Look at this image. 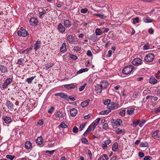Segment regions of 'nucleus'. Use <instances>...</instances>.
I'll return each mask as SVG.
<instances>
[{
    "mask_svg": "<svg viewBox=\"0 0 160 160\" xmlns=\"http://www.w3.org/2000/svg\"><path fill=\"white\" fill-rule=\"evenodd\" d=\"M134 67L130 65L126 66L122 70V72L125 75L130 74L133 70Z\"/></svg>",
    "mask_w": 160,
    "mask_h": 160,
    "instance_id": "nucleus-1",
    "label": "nucleus"
},
{
    "mask_svg": "<svg viewBox=\"0 0 160 160\" xmlns=\"http://www.w3.org/2000/svg\"><path fill=\"white\" fill-rule=\"evenodd\" d=\"M54 116H55L56 120L58 121H62V118L63 117V114L62 112L58 111L54 113Z\"/></svg>",
    "mask_w": 160,
    "mask_h": 160,
    "instance_id": "nucleus-2",
    "label": "nucleus"
},
{
    "mask_svg": "<svg viewBox=\"0 0 160 160\" xmlns=\"http://www.w3.org/2000/svg\"><path fill=\"white\" fill-rule=\"evenodd\" d=\"M154 58V55L153 53H149L146 55L144 58V60L147 62H152Z\"/></svg>",
    "mask_w": 160,
    "mask_h": 160,
    "instance_id": "nucleus-3",
    "label": "nucleus"
},
{
    "mask_svg": "<svg viewBox=\"0 0 160 160\" xmlns=\"http://www.w3.org/2000/svg\"><path fill=\"white\" fill-rule=\"evenodd\" d=\"M122 123V121L121 119H117L115 121L113 122V127L114 128H116L118 126H120Z\"/></svg>",
    "mask_w": 160,
    "mask_h": 160,
    "instance_id": "nucleus-4",
    "label": "nucleus"
},
{
    "mask_svg": "<svg viewBox=\"0 0 160 160\" xmlns=\"http://www.w3.org/2000/svg\"><path fill=\"white\" fill-rule=\"evenodd\" d=\"M118 104L112 102L108 105V108L110 110L115 109L118 108Z\"/></svg>",
    "mask_w": 160,
    "mask_h": 160,
    "instance_id": "nucleus-5",
    "label": "nucleus"
},
{
    "mask_svg": "<svg viewBox=\"0 0 160 160\" xmlns=\"http://www.w3.org/2000/svg\"><path fill=\"white\" fill-rule=\"evenodd\" d=\"M38 22V19L34 17L31 18L29 20L30 25L33 26H36L37 25Z\"/></svg>",
    "mask_w": 160,
    "mask_h": 160,
    "instance_id": "nucleus-6",
    "label": "nucleus"
},
{
    "mask_svg": "<svg viewBox=\"0 0 160 160\" xmlns=\"http://www.w3.org/2000/svg\"><path fill=\"white\" fill-rule=\"evenodd\" d=\"M132 63L133 65L136 66L141 65L142 64V60L138 58H136L132 60Z\"/></svg>",
    "mask_w": 160,
    "mask_h": 160,
    "instance_id": "nucleus-7",
    "label": "nucleus"
},
{
    "mask_svg": "<svg viewBox=\"0 0 160 160\" xmlns=\"http://www.w3.org/2000/svg\"><path fill=\"white\" fill-rule=\"evenodd\" d=\"M74 39V37L72 35H68L67 37V40H68V42L71 44H72L75 43V40Z\"/></svg>",
    "mask_w": 160,
    "mask_h": 160,
    "instance_id": "nucleus-8",
    "label": "nucleus"
},
{
    "mask_svg": "<svg viewBox=\"0 0 160 160\" xmlns=\"http://www.w3.org/2000/svg\"><path fill=\"white\" fill-rule=\"evenodd\" d=\"M12 80L10 78H8L6 80L5 82L2 85V88H5L7 86L10 84L12 82Z\"/></svg>",
    "mask_w": 160,
    "mask_h": 160,
    "instance_id": "nucleus-9",
    "label": "nucleus"
},
{
    "mask_svg": "<svg viewBox=\"0 0 160 160\" xmlns=\"http://www.w3.org/2000/svg\"><path fill=\"white\" fill-rule=\"evenodd\" d=\"M6 105L8 109H13L14 108V105L12 102L9 101H7L6 103Z\"/></svg>",
    "mask_w": 160,
    "mask_h": 160,
    "instance_id": "nucleus-10",
    "label": "nucleus"
},
{
    "mask_svg": "<svg viewBox=\"0 0 160 160\" xmlns=\"http://www.w3.org/2000/svg\"><path fill=\"white\" fill-rule=\"evenodd\" d=\"M58 29L59 31L61 33L64 32L66 30L65 27L61 23H60L58 25Z\"/></svg>",
    "mask_w": 160,
    "mask_h": 160,
    "instance_id": "nucleus-11",
    "label": "nucleus"
},
{
    "mask_svg": "<svg viewBox=\"0 0 160 160\" xmlns=\"http://www.w3.org/2000/svg\"><path fill=\"white\" fill-rule=\"evenodd\" d=\"M103 89H105L107 88L108 82L106 81H103L101 82L100 84Z\"/></svg>",
    "mask_w": 160,
    "mask_h": 160,
    "instance_id": "nucleus-12",
    "label": "nucleus"
},
{
    "mask_svg": "<svg viewBox=\"0 0 160 160\" xmlns=\"http://www.w3.org/2000/svg\"><path fill=\"white\" fill-rule=\"evenodd\" d=\"M66 46L67 45L65 42L62 43V46L60 48V52H61L64 53L66 51L67 49Z\"/></svg>",
    "mask_w": 160,
    "mask_h": 160,
    "instance_id": "nucleus-13",
    "label": "nucleus"
},
{
    "mask_svg": "<svg viewBox=\"0 0 160 160\" xmlns=\"http://www.w3.org/2000/svg\"><path fill=\"white\" fill-rule=\"evenodd\" d=\"M100 120V118H98L96 119V120H95L91 125V126L92 125V127L93 128V130L94 129L96 128L97 125L98 124V122Z\"/></svg>",
    "mask_w": 160,
    "mask_h": 160,
    "instance_id": "nucleus-14",
    "label": "nucleus"
},
{
    "mask_svg": "<svg viewBox=\"0 0 160 160\" xmlns=\"http://www.w3.org/2000/svg\"><path fill=\"white\" fill-rule=\"evenodd\" d=\"M78 112L77 110L75 108L71 109L70 111V114L73 117H75L77 114Z\"/></svg>",
    "mask_w": 160,
    "mask_h": 160,
    "instance_id": "nucleus-15",
    "label": "nucleus"
},
{
    "mask_svg": "<svg viewBox=\"0 0 160 160\" xmlns=\"http://www.w3.org/2000/svg\"><path fill=\"white\" fill-rule=\"evenodd\" d=\"M146 18H144L143 19V21L145 23H150L152 22L153 20L150 18L147 15H146Z\"/></svg>",
    "mask_w": 160,
    "mask_h": 160,
    "instance_id": "nucleus-16",
    "label": "nucleus"
},
{
    "mask_svg": "<svg viewBox=\"0 0 160 160\" xmlns=\"http://www.w3.org/2000/svg\"><path fill=\"white\" fill-rule=\"evenodd\" d=\"M3 119L5 122L7 124L9 123L12 121L11 118L8 117L4 116L3 117Z\"/></svg>",
    "mask_w": 160,
    "mask_h": 160,
    "instance_id": "nucleus-17",
    "label": "nucleus"
},
{
    "mask_svg": "<svg viewBox=\"0 0 160 160\" xmlns=\"http://www.w3.org/2000/svg\"><path fill=\"white\" fill-rule=\"evenodd\" d=\"M41 42L40 41H37L35 44V46L34 47V49H35V51H37V50L41 46Z\"/></svg>",
    "mask_w": 160,
    "mask_h": 160,
    "instance_id": "nucleus-18",
    "label": "nucleus"
},
{
    "mask_svg": "<svg viewBox=\"0 0 160 160\" xmlns=\"http://www.w3.org/2000/svg\"><path fill=\"white\" fill-rule=\"evenodd\" d=\"M102 89V88L100 84L97 85L95 86V90L97 93H101Z\"/></svg>",
    "mask_w": 160,
    "mask_h": 160,
    "instance_id": "nucleus-19",
    "label": "nucleus"
},
{
    "mask_svg": "<svg viewBox=\"0 0 160 160\" xmlns=\"http://www.w3.org/2000/svg\"><path fill=\"white\" fill-rule=\"evenodd\" d=\"M43 142V138L41 137H38L36 141V143L38 145H41L42 144Z\"/></svg>",
    "mask_w": 160,
    "mask_h": 160,
    "instance_id": "nucleus-20",
    "label": "nucleus"
},
{
    "mask_svg": "<svg viewBox=\"0 0 160 160\" xmlns=\"http://www.w3.org/2000/svg\"><path fill=\"white\" fill-rule=\"evenodd\" d=\"M65 26L66 28H69L71 26V22L68 20H65L64 21Z\"/></svg>",
    "mask_w": 160,
    "mask_h": 160,
    "instance_id": "nucleus-21",
    "label": "nucleus"
},
{
    "mask_svg": "<svg viewBox=\"0 0 160 160\" xmlns=\"http://www.w3.org/2000/svg\"><path fill=\"white\" fill-rule=\"evenodd\" d=\"M76 87L73 84L71 83L69 84H66L64 85V87L65 88H67L68 89H71L72 88H74Z\"/></svg>",
    "mask_w": 160,
    "mask_h": 160,
    "instance_id": "nucleus-22",
    "label": "nucleus"
},
{
    "mask_svg": "<svg viewBox=\"0 0 160 160\" xmlns=\"http://www.w3.org/2000/svg\"><path fill=\"white\" fill-rule=\"evenodd\" d=\"M25 148L27 149L31 148L32 147V144L29 141H27L25 145Z\"/></svg>",
    "mask_w": 160,
    "mask_h": 160,
    "instance_id": "nucleus-23",
    "label": "nucleus"
},
{
    "mask_svg": "<svg viewBox=\"0 0 160 160\" xmlns=\"http://www.w3.org/2000/svg\"><path fill=\"white\" fill-rule=\"evenodd\" d=\"M90 101L89 99H88L82 102L81 104V106L82 107L86 106L88 104Z\"/></svg>",
    "mask_w": 160,
    "mask_h": 160,
    "instance_id": "nucleus-24",
    "label": "nucleus"
},
{
    "mask_svg": "<svg viewBox=\"0 0 160 160\" xmlns=\"http://www.w3.org/2000/svg\"><path fill=\"white\" fill-rule=\"evenodd\" d=\"M157 82L158 80L152 76L149 79V82L150 83L155 84Z\"/></svg>",
    "mask_w": 160,
    "mask_h": 160,
    "instance_id": "nucleus-25",
    "label": "nucleus"
},
{
    "mask_svg": "<svg viewBox=\"0 0 160 160\" xmlns=\"http://www.w3.org/2000/svg\"><path fill=\"white\" fill-rule=\"evenodd\" d=\"M0 70L1 72L3 73H4L8 71L7 68L3 65H0Z\"/></svg>",
    "mask_w": 160,
    "mask_h": 160,
    "instance_id": "nucleus-26",
    "label": "nucleus"
},
{
    "mask_svg": "<svg viewBox=\"0 0 160 160\" xmlns=\"http://www.w3.org/2000/svg\"><path fill=\"white\" fill-rule=\"evenodd\" d=\"M92 126L91 125H90L86 131L84 133L83 135L84 136L87 135L92 130Z\"/></svg>",
    "mask_w": 160,
    "mask_h": 160,
    "instance_id": "nucleus-27",
    "label": "nucleus"
},
{
    "mask_svg": "<svg viewBox=\"0 0 160 160\" xmlns=\"http://www.w3.org/2000/svg\"><path fill=\"white\" fill-rule=\"evenodd\" d=\"M108 156L107 155L103 154L99 158L98 160H107L108 159Z\"/></svg>",
    "mask_w": 160,
    "mask_h": 160,
    "instance_id": "nucleus-28",
    "label": "nucleus"
},
{
    "mask_svg": "<svg viewBox=\"0 0 160 160\" xmlns=\"http://www.w3.org/2000/svg\"><path fill=\"white\" fill-rule=\"evenodd\" d=\"M111 111L110 109L106 110L105 111H103L99 112L100 115H107Z\"/></svg>",
    "mask_w": 160,
    "mask_h": 160,
    "instance_id": "nucleus-29",
    "label": "nucleus"
},
{
    "mask_svg": "<svg viewBox=\"0 0 160 160\" xmlns=\"http://www.w3.org/2000/svg\"><path fill=\"white\" fill-rule=\"evenodd\" d=\"M61 97L63 99H65L66 100L68 101H69V99L68 98V95L65 94L64 93L62 92Z\"/></svg>",
    "mask_w": 160,
    "mask_h": 160,
    "instance_id": "nucleus-30",
    "label": "nucleus"
},
{
    "mask_svg": "<svg viewBox=\"0 0 160 160\" xmlns=\"http://www.w3.org/2000/svg\"><path fill=\"white\" fill-rule=\"evenodd\" d=\"M118 145L117 143L115 142L112 145V150L113 151H116L118 148Z\"/></svg>",
    "mask_w": 160,
    "mask_h": 160,
    "instance_id": "nucleus-31",
    "label": "nucleus"
},
{
    "mask_svg": "<svg viewBox=\"0 0 160 160\" xmlns=\"http://www.w3.org/2000/svg\"><path fill=\"white\" fill-rule=\"evenodd\" d=\"M88 69L87 68L82 69H80L79 71H78L77 72V74H79L83 72H87L88 71Z\"/></svg>",
    "mask_w": 160,
    "mask_h": 160,
    "instance_id": "nucleus-32",
    "label": "nucleus"
},
{
    "mask_svg": "<svg viewBox=\"0 0 160 160\" xmlns=\"http://www.w3.org/2000/svg\"><path fill=\"white\" fill-rule=\"evenodd\" d=\"M134 110L135 109L133 108H128L127 111V113L128 115H131L133 113Z\"/></svg>",
    "mask_w": 160,
    "mask_h": 160,
    "instance_id": "nucleus-33",
    "label": "nucleus"
},
{
    "mask_svg": "<svg viewBox=\"0 0 160 160\" xmlns=\"http://www.w3.org/2000/svg\"><path fill=\"white\" fill-rule=\"evenodd\" d=\"M94 15L102 19L105 18L106 17V16L104 15L101 13H96Z\"/></svg>",
    "mask_w": 160,
    "mask_h": 160,
    "instance_id": "nucleus-34",
    "label": "nucleus"
},
{
    "mask_svg": "<svg viewBox=\"0 0 160 160\" xmlns=\"http://www.w3.org/2000/svg\"><path fill=\"white\" fill-rule=\"evenodd\" d=\"M95 33L96 35H101L103 32L100 29L97 28L96 29Z\"/></svg>",
    "mask_w": 160,
    "mask_h": 160,
    "instance_id": "nucleus-35",
    "label": "nucleus"
},
{
    "mask_svg": "<svg viewBox=\"0 0 160 160\" xmlns=\"http://www.w3.org/2000/svg\"><path fill=\"white\" fill-rule=\"evenodd\" d=\"M160 112V107L155 108L153 110H152V112L153 113H156Z\"/></svg>",
    "mask_w": 160,
    "mask_h": 160,
    "instance_id": "nucleus-36",
    "label": "nucleus"
},
{
    "mask_svg": "<svg viewBox=\"0 0 160 160\" xmlns=\"http://www.w3.org/2000/svg\"><path fill=\"white\" fill-rule=\"evenodd\" d=\"M141 147H148V143L147 141H144L141 143L140 145Z\"/></svg>",
    "mask_w": 160,
    "mask_h": 160,
    "instance_id": "nucleus-37",
    "label": "nucleus"
},
{
    "mask_svg": "<svg viewBox=\"0 0 160 160\" xmlns=\"http://www.w3.org/2000/svg\"><path fill=\"white\" fill-rule=\"evenodd\" d=\"M124 131H125L124 129H122L120 130L119 128H118L115 131V132L118 134H120L122 132H123Z\"/></svg>",
    "mask_w": 160,
    "mask_h": 160,
    "instance_id": "nucleus-38",
    "label": "nucleus"
},
{
    "mask_svg": "<svg viewBox=\"0 0 160 160\" xmlns=\"http://www.w3.org/2000/svg\"><path fill=\"white\" fill-rule=\"evenodd\" d=\"M81 142L82 143L86 144H89L88 140L85 138H82Z\"/></svg>",
    "mask_w": 160,
    "mask_h": 160,
    "instance_id": "nucleus-39",
    "label": "nucleus"
},
{
    "mask_svg": "<svg viewBox=\"0 0 160 160\" xmlns=\"http://www.w3.org/2000/svg\"><path fill=\"white\" fill-rule=\"evenodd\" d=\"M159 131L158 130H157L155 131L152 134V137L155 139L156 138H157L158 135V133Z\"/></svg>",
    "mask_w": 160,
    "mask_h": 160,
    "instance_id": "nucleus-40",
    "label": "nucleus"
},
{
    "mask_svg": "<svg viewBox=\"0 0 160 160\" xmlns=\"http://www.w3.org/2000/svg\"><path fill=\"white\" fill-rule=\"evenodd\" d=\"M53 65V64L51 62H50L48 64H47L45 65V69H49L50 68H51L52 67Z\"/></svg>",
    "mask_w": 160,
    "mask_h": 160,
    "instance_id": "nucleus-41",
    "label": "nucleus"
},
{
    "mask_svg": "<svg viewBox=\"0 0 160 160\" xmlns=\"http://www.w3.org/2000/svg\"><path fill=\"white\" fill-rule=\"evenodd\" d=\"M34 78V77H32L30 78H27L26 79V82H27L28 83H31L32 81Z\"/></svg>",
    "mask_w": 160,
    "mask_h": 160,
    "instance_id": "nucleus-42",
    "label": "nucleus"
},
{
    "mask_svg": "<svg viewBox=\"0 0 160 160\" xmlns=\"http://www.w3.org/2000/svg\"><path fill=\"white\" fill-rule=\"evenodd\" d=\"M59 127L62 128H67L68 127V126L65 124L63 122H62L61 124L59 126Z\"/></svg>",
    "mask_w": 160,
    "mask_h": 160,
    "instance_id": "nucleus-43",
    "label": "nucleus"
},
{
    "mask_svg": "<svg viewBox=\"0 0 160 160\" xmlns=\"http://www.w3.org/2000/svg\"><path fill=\"white\" fill-rule=\"evenodd\" d=\"M15 156H12L10 155H7L6 156V158L11 160H12L15 158Z\"/></svg>",
    "mask_w": 160,
    "mask_h": 160,
    "instance_id": "nucleus-44",
    "label": "nucleus"
},
{
    "mask_svg": "<svg viewBox=\"0 0 160 160\" xmlns=\"http://www.w3.org/2000/svg\"><path fill=\"white\" fill-rule=\"evenodd\" d=\"M46 13V12L45 10H43L41 12H39V17L40 18H42V15H44L45 13Z\"/></svg>",
    "mask_w": 160,
    "mask_h": 160,
    "instance_id": "nucleus-45",
    "label": "nucleus"
},
{
    "mask_svg": "<svg viewBox=\"0 0 160 160\" xmlns=\"http://www.w3.org/2000/svg\"><path fill=\"white\" fill-rule=\"evenodd\" d=\"M111 100L109 99L105 100L104 102V104L105 105H107V108H108V105L109 104H110Z\"/></svg>",
    "mask_w": 160,
    "mask_h": 160,
    "instance_id": "nucleus-46",
    "label": "nucleus"
},
{
    "mask_svg": "<svg viewBox=\"0 0 160 160\" xmlns=\"http://www.w3.org/2000/svg\"><path fill=\"white\" fill-rule=\"evenodd\" d=\"M86 124L85 123H83L82 124H81L79 126V130L81 131L84 128Z\"/></svg>",
    "mask_w": 160,
    "mask_h": 160,
    "instance_id": "nucleus-47",
    "label": "nucleus"
},
{
    "mask_svg": "<svg viewBox=\"0 0 160 160\" xmlns=\"http://www.w3.org/2000/svg\"><path fill=\"white\" fill-rule=\"evenodd\" d=\"M87 85L86 83H85L84 85L81 86L79 88L80 91H82L85 88V87Z\"/></svg>",
    "mask_w": 160,
    "mask_h": 160,
    "instance_id": "nucleus-48",
    "label": "nucleus"
},
{
    "mask_svg": "<svg viewBox=\"0 0 160 160\" xmlns=\"http://www.w3.org/2000/svg\"><path fill=\"white\" fill-rule=\"evenodd\" d=\"M81 48L79 46H75L74 47L73 50L75 51H79L81 50Z\"/></svg>",
    "mask_w": 160,
    "mask_h": 160,
    "instance_id": "nucleus-49",
    "label": "nucleus"
},
{
    "mask_svg": "<svg viewBox=\"0 0 160 160\" xmlns=\"http://www.w3.org/2000/svg\"><path fill=\"white\" fill-rule=\"evenodd\" d=\"M54 109V108L53 106H51V108L48 110V112L49 113H52Z\"/></svg>",
    "mask_w": 160,
    "mask_h": 160,
    "instance_id": "nucleus-50",
    "label": "nucleus"
},
{
    "mask_svg": "<svg viewBox=\"0 0 160 160\" xmlns=\"http://www.w3.org/2000/svg\"><path fill=\"white\" fill-rule=\"evenodd\" d=\"M78 128L76 126L74 127L73 128V132L74 133H77L78 132Z\"/></svg>",
    "mask_w": 160,
    "mask_h": 160,
    "instance_id": "nucleus-51",
    "label": "nucleus"
},
{
    "mask_svg": "<svg viewBox=\"0 0 160 160\" xmlns=\"http://www.w3.org/2000/svg\"><path fill=\"white\" fill-rule=\"evenodd\" d=\"M109 127L108 123H106L103 124L102 128L103 129L106 130Z\"/></svg>",
    "mask_w": 160,
    "mask_h": 160,
    "instance_id": "nucleus-52",
    "label": "nucleus"
},
{
    "mask_svg": "<svg viewBox=\"0 0 160 160\" xmlns=\"http://www.w3.org/2000/svg\"><path fill=\"white\" fill-rule=\"evenodd\" d=\"M140 121V119H138L137 121L136 122H133V125L134 126L136 127L138 125Z\"/></svg>",
    "mask_w": 160,
    "mask_h": 160,
    "instance_id": "nucleus-53",
    "label": "nucleus"
},
{
    "mask_svg": "<svg viewBox=\"0 0 160 160\" xmlns=\"http://www.w3.org/2000/svg\"><path fill=\"white\" fill-rule=\"evenodd\" d=\"M22 37H26L28 34V32L26 30H24L23 32H22Z\"/></svg>",
    "mask_w": 160,
    "mask_h": 160,
    "instance_id": "nucleus-54",
    "label": "nucleus"
},
{
    "mask_svg": "<svg viewBox=\"0 0 160 160\" xmlns=\"http://www.w3.org/2000/svg\"><path fill=\"white\" fill-rule=\"evenodd\" d=\"M88 11V10L87 8H82L81 10V12L82 13H86Z\"/></svg>",
    "mask_w": 160,
    "mask_h": 160,
    "instance_id": "nucleus-55",
    "label": "nucleus"
},
{
    "mask_svg": "<svg viewBox=\"0 0 160 160\" xmlns=\"http://www.w3.org/2000/svg\"><path fill=\"white\" fill-rule=\"evenodd\" d=\"M90 38L91 40H94L96 39L97 36L94 34H93L90 36Z\"/></svg>",
    "mask_w": 160,
    "mask_h": 160,
    "instance_id": "nucleus-56",
    "label": "nucleus"
},
{
    "mask_svg": "<svg viewBox=\"0 0 160 160\" xmlns=\"http://www.w3.org/2000/svg\"><path fill=\"white\" fill-rule=\"evenodd\" d=\"M55 151V150H54L52 151H48L47 150L46 152V153H48L49 155H52L53 152Z\"/></svg>",
    "mask_w": 160,
    "mask_h": 160,
    "instance_id": "nucleus-57",
    "label": "nucleus"
},
{
    "mask_svg": "<svg viewBox=\"0 0 160 160\" xmlns=\"http://www.w3.org/2000/svg\"><path fill=\"white\" fill-rule=\"evenodd\" d=\"M152 159V158L149 156H146L144 157L143 160H151Z\"/></svg>",
    "mask_w": 160,
    "mask_h": 160,
    "instance_id": "nucleus-58",
    "label": "nucleus"
},
{
    "mask_svg": "<svg viewBox=\"0 0 160 160\" xmlns=\"http://www.w3.org/2000/svg\"><path fill=\"white\" fill-rule=\"evenodd\" d=\"M139 22V18L138 17H136L133 20V23L135 24L136 23H138Z\"/></svg>",
    "mask_w": 160,
    "mask_h": 160,
    "instance_id": "nucleus-59",
    "label": "nucleus"
},
{
    "mask_svg": "<svg viewBox=\"0 0 160 160\" xmlns=\"http://www.w3.org/2000/svg\"><path fill=\"white\" fill-rule=\"evenodd\" d=\"M145 122L146 121L144 120L143 119L142 120L141 122L139 124V127H142L143 126V124L145 123Z\"/></svg>",
    "mask_w": 160,
    "mask_h": 160,
    "instance_id": "nucleus-60",
    "label": "nucleus"
},
{
    "mask_svg": "<svg viewBox=\"0 0 160 160\" xmlns=\"http://www.w3.org/2000/svg\"><path fill=\"white\" fill-rule=\"evenodd\" d=\"M23 61H24L23 59L22 58H20V59H19L18 60L17 63L19 65H21V64L23 63Z\"/></svg>",
    "mask_w": 160,
    "mask_h": 160,
    "instance_id": "nucleus-61",
    "label": "nucleus"
},
{
    "mask_svg": "<svg viewBox=\"0 0 160 160\" xmlns=\"http://www.w3.org/2000/svg\"><path fill=\"white\" fill-rule=\"evenodd\" d=\"M138 156L140 158H142L144 156V153L142 152H139Z\"/></svg>",
    "mask_w": 160,
    "mask_h": 160,
    "instance_id": "nucleus-62",
    "label": "nucleus"
},
{
    "mask_svg": "<svg viewBox=\"0 0 160 160\" xmlns=\"http://www.w3.org/2000/svg\"><path fill=\"white\" fill-rule=\"evenodd\" d=\"M120 115L122 116H124L125 114V111L124 110H122L120 112Z\"/></svg>",
    "mask_w": 160,
    "mask_h": 160,
    "instance_id": "nucleus-63",
    "label": "nucleus"
},
{
    "mask_svg": "<svg viewBox=\"0 0 160 160\" xmlns=\"http://www.w3.org/2000/svg\"><path fill=\"white\" fill-rule=\"evenodd\" d=\"M111 141L110 139L107 140L104 142L105 144L106 145L108 144L111 143Z\"/></svg>",
    "mask_w": 160,
    "mask_h": 160,
    "instance_id": "nucleus-64",
    "label": "nucleus"
}]
</instances>
